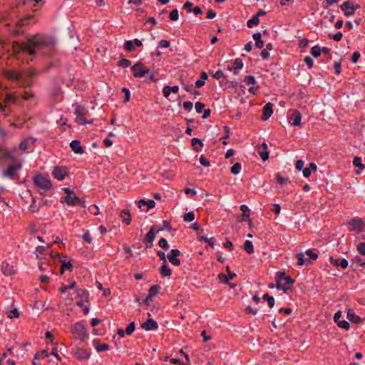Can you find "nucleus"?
I'll use <instances>...</instances> for the list:
<instances>
[{
    "mask_svg": "<svg viewBox=\"0 0 365 365\" xmlns=\"http://www.w3.org/2000/svg\"><path fill=\"white\" fill-rule=\"evenodd\" d=\"M210 74H212V76L217 80L224 77V73L221 70L217 71L215 73L210 72Z\"/></svg>",
    "mask_w": 365,
    "mask_h": 365,
    "instance_id": "e2e57ef3",
    "label": "nucleus"
},
{
    "mask_svg": "<svg viewBox=\"0 0 365 365\" xmlns=\"http://www.w3.org/2000/svg\"><path fill=\"white\" fill-rule=\"evenodd\" d=\"M24 4H31L32 6H41L43 5V0H24Z\"/></svg>",
    "mask_w": 365,
    "mask_h": 365,
    "instance_id": "58836bf2",
    "label": "nucleus"
},
{
    "mask_svg": "<svg viewBox=\"0 0 365 365\" xmlns=\"http://www.w3.org/2000/svg\"><path fill=\"white\" fill-rule=\"evenodd\" d=\"M243 67V62L240 58H236L234 61L233 66L232 67H228L230 71H232L234 74H237L239 71L242 69Z\"/></svg>",
    "mask_w": 365,
    "mask_h": 365,
    "instance_id": "393cba45",
    "label": "nucleus"
},
{
    "mask_svg": "<svg viewBox=\"0 0 365 365\" xmlns=\"http://www.w3.org/2000/svg\"><path fill=\"white\" fill-rule=\"evenodd\" d=\"M5 76L9 80H15L19 83L21 87L30 86L32 82L30 79H25L26 76L35 75L33 69H29L26 72H18L16 71L6 70L4 71Z\"/></svg>",
    "mask_w": 365,
    "mask_h": 365,
    "instance_id": "f03ea898",
    "label": "nucleus"
},
{
    "mask_svg": "<svg viewBox=\"0 0 365 365\" xmlns=\"http://www.w3.org/2000/svg\"><path fill=\"white\" fill-rule=\"evenodd\" d=\"M120 218L126 225H129L131 222V215L129 210H123L120 214Z\"/></svg>",
    "mask_w": 365,
    "mask_h": 365,
    "instance_id": "412c9836",
    "label": "nucleus"
},
{
    "mask_svg": "<svg viewBox=\"0 0 365 365\" xmlns=\"http://www.w3.org/2000/svg\"><path fill=\"white\" fill-rule=\"evenodd\" d=\"M34 97V93L30 91H25L23 94H22V98L24 100H29L30 98H32Z\"/></svg>",
    "mask_w": 365,
    "mask_h": 365,
    "instance_id": "69168bd1",
    "label": "nucleus"
},
{
    "mask_svg": "<svg viewBox=\"0 0 365 365\" xmlns=\"http://www.w3.org/2000/svg\"><path fill=\"white\" fill-rule=\"evenodd\" d=\"M336 324L339 327L345 330H349L350 327L349 322L345 320L339 321Z\"/></svg>",
    "mask_w": 365,
    "mask_h": 365,
    "instance_id": "de8ad7c7",
    "label": "nucleus"
},
{
    "mask_svg": "<svg viewBox=\"0 0 365 365\" xmlns=\"http://www.w3.org/2000/svg\"><path fill=\"white\" fill-rule=\"evenodd\" d=\"M7 317L9 319H16L19 317V312L17 309H13L6 312Z\"/></svg>",
    "mask_w": 365,
    "mask_h": 365,
    "instance_id": "c9c22d12",
    "label": "nucleus"
},
{
    "mask_svg": "<svg viewBox=\"0 0 365 365\" xmlns=\"http://www.w3.org/2000/svg\"><path fill=\"white\" fill-rule=\"evenodd\" d=\"M93 345L98 352L105 351L109 349V346L107 344H101L99 339H94Z\"/></svg>",
    "mask_w": 365,
    "mask_h": 365,
    "instance_id": "5701e85b",
    "label": "nucleus"
},
{
    "mask_svg": "<svg viewBox=\"0 0 365 365\" xmlns=\"http://www.w3.org/2000/svg\"><path fill=\"white\" fill-rule=\"evenodd\" d=\"M83 240H84L86 242H87V243H88V244H90V243H91V242H92V237H91V234L89 233V232H88V231H86V232H85L83 233Z\"/></svg>",
    "mask_w": 365,
    "mask_h": 365,
    "instance_id": "bf43d9fd",
    "label": "nucleus"
},
{
    "mask_svg": "<svg viewBox=\"0 0 365 365\" xmlns=\"http://www.w3.org/2000/svg\"><path fill=\"white\" fill-rule=\"evenodd\" d=\"M88 211L93 215H98L100 214L99 208L96 205H92L88 207Z\"/></svg>",
    "mask_w": 365,
    "mask_h": 365,
    "instance_id": "3c124183",
    "label": "nucleus"
},
{
    "mask_svg": "<svg viewBox=\"0 0 365 365\" xmlns=\"http://www.w3.org/2000/svg\"><path fill=\"white\" fill-rule=\"evenodd\" d=\"M77 295L82 299L87 301L88 299V292L84 289H78L76 291Z\"/></svg>",
    "mask_w": 365,
    "mask_h": 365,
    "instance_id": "2f4dec72",
    "label": "nucleus"
},
{
    "mask_svg": "<svg viewBox=\"0 0 365 365\" xmlns=\"http://www.w3.org/2000/svg\"><path fill=\"white\" fill-rule=\"evenodd\" d=\"M264 299L267 301L269 307H273L274 305V299L273 297L269 296L268 294H264L262 297Z\"/></svg>",
    "mask_w": 365,
    "mask_h": 365,
    "instance_id": "37998d69",
    "label": "nucleus"
},
{
    "mask_svg": "<svg viewBox=\"0 0 365 365\" xmlns=\"http://www.w3.org/2000/svg\"><path fill=\"white\" fill-rule=\"evenodd\" d=\"M199 240L204 241L205 242H207L208 244V245L211 247H212L214 246V242H213L212 238H207L206 237L201 236L199 238Z\"/></svg>",
    "mask_w": 365,
    "mask_h": 365,
    "instance_id": "4d7b16f0",
    "label": "nucleus"
},
{
    "mask_svg": "<svg viewBox=\"0 0 365 365\" xmlns=\"http://www.w3.org/2000/svg\"><path fill=\"white\" fill-rule=\"evenodd\" d=\"M76 121L81 125H86L93 123V120H88L87 116L88 115V110L80 105L76 104L75 106Z\"/></svg>",
    "mask_w": 365,
    "mask_h": 365,
    "instance_id": "423d86ee",
    "label": "nucleus"
},
{
    "mask_svg": "<svg viewBox=\"0 0 365 365\" xmlns=\"http://www.w3.org/2000/svg\"><path fill=\"white\" fill-rule=\"evenodd\" d=\"M131 70L135 78H142L148 74L150 70L144 66L141 62L135 63L132 67Z\"/></svg>",
    "mask_w": 365,
    "mask_h": 365,
    "instance_id": "6e6552de",
    "label": "nucleus"
},
{
    "mask_svg": "<svg viewBox=\"0 0 365 365\" xmlns=\"http://www.w3.org/2000/svg\"><path fill=\"white\" fill-rule=\"evenodd\" d=\"M240 210L242 212L243 220H246V218H249L250 210L246 205H242Z\"/></svg>",
    "mask_w": 365,
    "mask_h": 365,
    "instance_id": "e433bc0d",
    "label": "nucleus"
},
{
    "mask_svg": "<svg viewBox=\"0 0 365 365\" xmlns=\"http://www.w3.org/2000/svg\"><path fill=\"white\" fill-rule=\"evenodd\" d=\"M343 34L341 32L339 31L335 34H329V38L333 39L335 41H339L341 40Z\"/></svg>",
    "mask_w": 365,
    "mask_h": 365,
    "instance_id": "8fccbe9b",
    "label": "nucleus"
},
{
    "mask_svg": "<svg viewBox=\"0 0 365 365\" xmlns=\"http://www.w3.org/2000/svg\"><path fill=\"white\" fill-rule=\"evenodd\" d=\"M305 254L307 255L309 258L304 259L303 253H298L297 257V264L299 266L303 265L305 263H311L312 261H314L317 259L318 255L312 252V250H308L305 252Z\"/></svg>",
    "mask_w": 365,
    "mask_h": 365,
    "instance_id": "1a4fd4ad",
    "label": "nucleus"
},
{
    "mask_svg": "<svg viewBox=\"0 0 365 365\" xmlns=\"http://www.w3.org/2000/svg\"><path fill=\"white\" fill-rule=\"evenodd\" d=\"M191 144L195 151H200L203 147V143L202 140L197 138L192 139Z\"/></svg>",
    "mask_w": 365,
    "mask_h": 365,
    "instance_id": "bb28decb",
    "label": "nucleus"
},
{
    "mask_svg": "<svg viewBox=\"0 0 365 365\" xmlns=\"http://www.w3.org/2000/svg\"><path fill=\"white\" fill-rule=\"evenodd\" d=\"M244 250L248 253L252 254L254 252V247L252 242L250 240H246L244 244Z\"/></svg>",
    "mask_w": 365,
    "mask_h": 365,
    "instance_id": "f704fd0d",
    "label": "nucleus"
},
{
    "mask_svg": "<svg viewBox=\"0 0 365 365\" xmlns=\"http://www.w3.org/2000/svg\"><path fill=\"white\" fill-rule=\"evenodd\" d=\"M70 147L75 153L82 154L83 153V149L82 148L79 140H72L70 143Z\"/></svg>",
    "mask_w": 365,
    "mask_h": 365,
    "instance_id": "a878e982",
    "label": "nucleus"
},
{
    "mask_svg": "<svg viewBox=\"0 0 365 365\" xmlns=\"http://www.w3.org/2000/svg\"><path fill=\"white\" fill-rule=\"evenodd\" d=\"M87 323L82 320L73 324L70 328V332L73 339L84 342L88 340L89 333L86 329Z\"/></svg>",
    "mask_w": 365,
    "mask_h": 365,
    "instance_id": "7ed1b4c3",
    "label": "nucleus"
},
{
    "mask_svg": "<svg viewBox=\"0 0 365 365\" xmlns=\"http://www.w3.org/2000/svg\"><path fill=\"white\" fill-rule=\"evenodd\" d=\"M179 18V15H178V11L177 9H174L173 11H171V12L170 13V19L171 21H177Z\"/></svg>",
    "mask_w": 365,
    "mask_h": 365,
    "instance_id": "13d9d810",
    "label": "nucleus"
},
{
    "mask_svg": "<svg viewBox=\"0 0 365 365\" xmlns=\"http://www.w3.org/2000/svg\"><path fill=\"white\" fill-rule=\"evenodd\" d=\"M72 264L70 262L61 261V272L63 273L65 269L71 270Z\"/></svg>",
    "mask_w": 365,
    "mask_h": 365,
    "instance_id": "79ce46f5",
    "label": "nucleus"
},
{
    "mask_svg": "<svg viewBox=\"0 0 365 365\" xmlns=\"http://www.w3.org/2000/svg\"><path fill=\"white\" fill-rule=\"evenodd\" d=\"M51 174L57 180H63L68 175V170L66 166H56L53 168Z\"/></svg>",
    "mask_w": 365,
    "mask_h": 365,
    "instance_id": "9d476101",
    "label": "nucleus"
},
{
    "mask_svg": "<svg viewBox=\"0 0 365 365\" xmlns=\"http://www.w3.org/2000/svg\"><path fill=\"white\" fill-rule=\"evenodd\" d=\"M272 106H273V105L271 103H267L263 107L262 115V119L263 120H268L269 118V117L272 115V113H273Z\"/></svg>",
    "mask_w": 365,
    "mask_h": 365,
    "instance_id": "aec40b11",
    "label": "nucleus"
},
{
    "mask_svg": "<svg viewBox=\"0 0 365 365\" xmlns=\"http://www.w3.org/2000/svg\"><path fill=\"white\" fill-rule=\"evenodd\" d=\"M353 165L355 167L360 168L361 170H364L365 168V165L361 163V159L359 157H355L353 160Z\"/></svg>",
    "mask_w": 365,
    "mask_h": 365,
    "instance_id": "ea45409f",
    "label": "nucleus"
},
{
    "mask_svg": "<svg viewBox=\"0 0 365 365\" xmlns=\"http://www.w3.org/2000/svg\"><path fill=\"white\" fill-rule=\"evenodd\" d=\"M294 282V280L289 276L286 275L284 272H278L277 273L276 287L278 289L283 290L284 292L287 293Z\"/></svg>",
    "mask_w": 365,
    "mask_h": 365,
    "instance_id": "39448f33",
    "label": "nucleus"
},
{
    "mask_svg": "<svg viewBox=\"0 0 365 365\" xmlns=\"http://www.w3.org/2000/svg\"><path fill=\"white\" fill-rule=\"evenodd\" d=\"M160 289V287L158 284L153 285L148 291V294L145 299V302L146 304H149L150 302H152L153 297L158 293Z\"/></svg>",
    "mask_w": 365,
    "mask_h": 365,
    "instance_id": "a211bd4d",
    "label": "nucleus"
},
{
    "mask_svg": "<svg viewBox=\"0 0 365 365\" xmlns=\"http://www.w3.org/2000/svg\"><path fill=\"white\" fill-rule=\"evenodd\" d=\"M160 273L162 277H170L171 275V270L166 263H163L160 268Z\"/></svg>",
    "mask_w": 365,
    "mask_h": 365,
    "instance_id": "c85d7f7f",
    "label": "nucleus"
},
{
    "mask_svg": "<svg viewBox=\"0 0 365 365\" xmlns=\"http://www.w3.org/2000/svg\"><path fill=\"white\" fill-rule=\"evenodd\" d=\"M195 110H196L197 113H200L202 112V110L205 108V105L201 102H197L195 103Z\"/></svg>",
    "mask_w": 365,
    "mask_h": 365,
    "instance_id": "0e129e2a",
    "label": "nucleus"
},
{
    "mask_svg": "<svg viewBox=\"0 0 365 365\" xmlns=\"http://www.w3.org/2000/svg\"><path fill=\"white\" fill-rule=\"evenodd\" d=\"M302 121V115L297 110H294L289 117V122L293 126H300Z\"/></svg>",
    "mask_w": 365,
    "mask_h": 365,
    "instance_id": "2eb2a0df",
    "label": "nucleus"
},
{
    "mask_svg": "<svg viewBox=\"0 0 365 365\" xmlns=\"http://www.w3.org/2000/svg\"><path fill=\"white\" fill-rule=\"evenodd\" d=\"M33 182L38 192L48 191L52 188V182L48 174L38 173L33 177Z\"/></svg>",
    "mask_w": 365,
    "mask_h": 365,
    "instance_id": "20e7f679",
    "label": "nucleus"
},
{
    "mask_svg": "<svg viewBox=\"0 0 365 365\" xmlns=\"http://www.w3.org/2000/svg\"><path fill=\"white\" fill-rule=\"evenodd\" d=\"M122 92L124 93V94H125L124 102L125 103L128 102L130 101V91L127 88H123Z\"/></svg>",
    "mask_w": 365,
    "mask_h": 365,
    "instance_id": "680f3d73",
    "label": "nucleus"
},
{
    "mask_svg": "<svg viewBox=\"0 0 365 365\" xmlns=\"http://www.w3.org/2000/svg\"><path fill=\"white\" fill-rule=\"evenodd\" d=\"M158 327L157 322L152 319H148L142 325V327L147 331L155 330Z\"/></svg>",
    "mask_w": 365,
    "mask_h": 365,
    "instance_id": "b1692460",
    "label": "nucleus"
},
{
    "mask_svg": "<svg viewBox=\"0 0 365 365\" xmlns=\"http://www.w3.org/2000/svg\"><path fill=\"white\" fill-rule=\"evenodd\" d=\"M259 24V19L258 15L253 16L250 19H249L247 22V26L248 28H252L255 26H257Z\"/></svg>",
    "mask_w": 365,
    "mask_h": 365,
    "instance_id": "c756f323",
    "label": "nucleus"
},
{
    "mask_svg": "<svg viewBox=\"0 0 365 365\" xmlns=\"http://www.w3.org/2000/svg\"><path fill=\"white\" fill-rule=\"evenodd\" d=\"M241 171V164L239 163H237L232 165L231 168V173L234 175H237Z\"/></svg>",
    "mask_w": 365,
    "mask_h": 365,
    "instance_id": "a18cd8bd",
    "label": "nucleus"
},
{
    "mask_svg": "<svg viewBox=\"0 0 365 365\" xmlns=\"http://www.w3.org/2000/svg\"><path fill=\"white\" fill-rule=\"evenodd\" d=\"M1 270L5 276H12L16 273L14 266L7 262H2Z\"/></svg>",
    "mask_w": 365,
    "mask_h": 365,
    "instance_id": "dca6fc26",
    "label": "nucleus"
},
{
    "mask_svg": "<svg viewBox=\"0 0 365 365\" xmlns=\"http://www.w3.org/2000/svg\"><path fill=\"white\" fill-rule=\"evenodd\" d=\"M311 53L314 57H319L322 53L321 48L318 46H314L311 48Z\"/></svg>",
    "mask_w": 365,
    "mask_h": 365,
    "instance_id": "a19ab883",
    "label": "nucleus"
},
{
    "mask_svg": "<svg viewBox=\"0 0 365 365\" xmlns=\"http://www.w3.org/2000/svg\"><path fill=\"white\" fill-rule=\"evenodd\" d=\"M195 219V215L192 212H187L184 215L183 220L185 222H192Z\"/></svg>",
    "mask_w": 365,
    "mask_h": 365,
    "instance_id": "603ef678",
    "label": "nucleus"
},
{
    "mask_svg": "<svg viewBox=\"0 0 365 365\" xmlns=\"http://www.w3.org/2000/svg\"><path fill=\"white\" fill-rule=\"evenodd\" d=\"M135 327L134 322L130 323L125 329V333L128 335H130L135 331Z\"/></svg>",
    "mask_w": 365,
    "mask_h": 365,
    "instance_id": "5fc2aeb1",
    "label": "nucleus"
},
{
    "mask_svg": "<svg viewBox=\"0 0 365 365\" xmlns=\"http://www.w3.org/2000/svg\"><path fill=\"white\" fill-rule=\"evenodd\" d=\"M346 318L351 322L359 324L362 322L360 317L356 315L351 308L346 309Z\"/></svg>",
    "mask_w": 365,
    "mask_h": 365,
    "instance_id": "6ab92c4d",
    "label": "nucleus"
},
{
    "mask_svg": "<svg viewBox=\"0 0 365 365\" xmlns=\"http://www.w3.org/2000/svg\"><path fill=\"white\" fill-rule=\"evenodd\" d=\"M48 356V353L46 350H43L36 354L34 360L33 361L34 365H36V360L38 359H44Z\"/></svg>",
    "mask_w": 365,
    "mask_h": 365,
    "instance_id": "4c0bfd02",
    "label": "nucleus"
},
{
    "mask_svg": "<svg viewBox=\"0 0 365 365\" xmlns=\"http://www.w3.org/2000/svg\"><path fill=\"white\" fill-rule=\"evenodd\" d=\"M352 266H356V267H361L365 269V262L359 256H356L353 259Z\"/></svg>",
    "mask_w": 365,
    "mask_h": 365,
    "instance_id": "7c9ffc66",
    "label": "nucleus"
},
{
    "mask_svg": "<svg viewBox=\"0 0 365 365\" xmlns=\"http://www.w3.org/2000/svg\"><path fill=\"white\" fill-rule=\"evenodd\" d=\"M182 106H183V108L186 111H190L192 110V103L190 102V101H185V102H184Z\"/></svg>",
    "mask_w": 365,
    "mask_h": 365,
    "instance_id": "338daca9",
    "label": "nucleus"
},
{
    "mask_svg": "<svg viewBox=\"0 0 365 365\" xmlns=\"http://www.w3.org/2000/svg\"><path fill=\"white\" fill-rule=\"evenodd\" d=\"M246 85H255L256 83L255 78L253 76H246L244 78Z\"/></svg>",
    "mask_w": 365,
    "mask_h": 365,
    "instance_id": "c03bdc74",
    "label": "nucleus"
},
{
    "mask_svg": "<svg viewBox=\"0 0 365 365\" xmlns=\"http://www.w3.org/2000/svg\"><path fill=\"white\" fill-rule=\"evenodd\" d=\"M124 48L129 52L134 51L135 47L133 46V42L132 41H125L124 43Z\"/></svg>",
    "mask_w": 365,
    "mask_h": 365,
    "instance_id": "49530a36",
    "label": "nucleus"
},
{
    "mask_svg": "<svg viewBox=\"0 0 365 365\" xmlns=\"http://www.w3.org/2000/svg\"><path fill=\"white\" fill-rule=\"evenodd\" d=\"M21 168V165H11L8 167V168L4 171L3 175L4 177L14 179L17 176V172Z\"/></svg>",
    "mask_w": 365,
    "mask_h": 365,
    "instance_id": "ddd939ff",
    "label": "nucleus"
},
{
    "mask_svg": "<svg viewBox=\"0 0 365 365\" xmlns=\"http://www.w3.org/2000/svg\"><path fill=\"white\" fill-rule=\"evenodd\" d=\"M158 245L165 250H168L169 248L168 243L165 238L160 239V240L158 242Z\"/></svg>",
    "mask_w": 365,
    "mask_h": 365,
    "instance_id": "6e6d98bb",
    "label": "nucleus"
},
{
    "mask_svg": "<svg viewBox=\"0 0 365 365\" xmlns=\"http://www.w3.org/2000/svg\"><path fill=\"white\" fill-rule=\"evenodd\" d=\"M46 46H48L47 39L44 36L38 34L29 39L23 45L16 41L13 42L12 53L17 55L22 52L29 55H33Z\"/></svg>",
    "mask_w": 365,
    "mask_h": 365,
    "instance_id": "f257e3e1",
    "label": "nucleus"
},
{
    "mask_svg": "<svg viewBox=\"0 0 365 365\" xmlns=\"http://www.w3.org/2000/svg\"><path fill=\"white\" fill-rule=\"evenodd\" d=\"M131 65V62L128 60L123 58L118 61V66L123 68H128Z\"/></svg>",
    "mask_w": 365,
    "mask_h": 365,
    "instance_id": "864d4df0",
    "label": "nucleus"
},
{
    "mask_svg": "<svg viewBox=\"0 0 365 365\" xmlns=\"http://www.w3.org/2000/svg\"><path fill=\"white\" fill-rule=\"evenodd\" d=\"M63 192L66 194L64 197V202L68 206H73L81 202V199L78 197L76 194L68 187L63 188Z\"/></svg>",
    "mask_w": 365,
    "mask_h": 365,
    "instance_id": "0eeeda50",
    "label": "nucleus"
},
{
    "mask_svg": "<svg viewBox=\"0 0 365 365\" xmlns=\"http://www.w3.org/2000/svg\"><path fill=\"white\" fill-rule=\"evenodd\" d=\"M28 210L31 213L37 212L39 210V206L36 204L35 198L32 197V203L28 207Z\"/></svg>",
    "mask_w": 365,
    "mask_h": 365,
    "instance_id": "473e14b6",
    "label": "nucleus"
},
{
    "mask_svg": "<svg viewBox=\"0 0 365 365\" xmlns=\"http://www.w3.org/2000/svg\"><path fill=\"white\" fill-rule=\"evenodd\" d=\"M180 255V250L177 249H173L170 251V252L167 255V258L170 261V262L175 265L179 266L180 264V260L178 257Z\"/></svg>",
    "mask_w": 365,
    "mask_h": 365,
    "instance_id": "4468645a",
    "label": "nucleus"
},
{
    "mask_svg": "<svg viewBox=\"0 0 365 365\" xmlns=\"http://www.w3.org/2000/svg\"><path fill=\"white\" fill-rule=\"evenodd\" d=\"M158 230H156L155 227H152L149 232L147 233L145 236V242L146 243H150V245H152L153 240L155 238L156 234L158 232Z\"/></svg>",
    "mask_w": 365,
    "mask_h": 365,
    "instance_id": "4be33fe9",
    "label": "nucleus"
},
{
    "mask_svg": "<svg viewBox=\"0 0 365 365\" xmlns=\"http://www.w3.org/2000/svg\"><path fill=\"white\" fill-rule=\"evenodd\" d=\"M357 250L361 255L365 256V242L359 244Z\"/></svg>",
    "mask_w": 365,
    "mask_h": 365,
    "instance_id": "774afa93",
    "label": "nucleus"
},
{
    "mask_svg": "<svg viewBox=\"0 0 365 365\" xmlns=\"http://www.w3.org/2000/svg\"><path fill=\"white\" fill-rule=\"evenodd\" d=\"M158 46L160 48H167L170 47V43L168 40H160L158 43Z\"/></svg>",
    "mask_w": 365,
    "mask_h": 365,
    "instance_id": "052dcab7",
    "label": "nucleus"
},
{
    "mask_svg": "<svg viewBox=\"0 0 365 365\" xmlns=\"http://www.w3.org/2000/svg\"><path fill=\"white\" fill-rule=\"evenodd\" d=\"M45 251L46 248L43 246H38L35 251L36 257L41 260L43 259L42 256L46 255Z\"/></svg>",
    "mask_w": 365,
    "mask_h": 365,
    "instance_id": "72a5a7b5",
    "label": "nucleus"
},
{
    "mask_svg": "<svg viewBox=\"0 0 365 365\" xmlns=\"http://www.w3.org/2000/svg\"><path fill=\"white\" fill-rule=\"evenodd\" d=\"M341 9L344 11V14L346 16H352L354 14V11L356 8L354 6V4L350 1H345L341 6Z\"/></svg>",
    "mask_w": 365,
    "mask_h": 365,
    "instance_id": "f3484780",
    "label": "nucleus"
},
{
    "mask_svg": "<svg viewBox=\"0 0 365 365\" xmlns=\"http://www.w3.org/2000/svg\"><path fill=\"white\" fill-rule=\"evenodd\" d=\"M261 147L262 148V150L259 151V155L264 161H266L269 158L267 145L265 143H263Z\"/></svg>",
    "mask_w": 365,
    "mask_h": 365,
    "instance_id": "cd10ccee",
    "label": "nucleus"
},
{
    "mask_svg": "<svg viewBox=\"0 0 365 365\" xmlns=\"http://www.w3.org/2000/svg\"><path fill=\"white\" fill-rule=\"evenodd\" d=\"M73 356L80 361H86L90 358L91 351L83 347L77 346L73 350Z\"/></svg>",
    "mask_w": 365,
    "mask_h": 365,
    "instance_id": "f8f14e48",
    "label": "nucleus"
},
{
    "mask_svg": "<svg viewBox=\"0 0 365 365\" xmlns=\"http://www.w3.org/2000/svg\"><path fill=\"white\" fill-rule=\"evenodd\" d=\"M277 182L282 185H285L289 182L288 178H283L279 173L276 175Z\"/></svg>",
    "mask_w": 365,
    "mask_h": 365,
    "instance_id": "09e8293b",
    "label": "nucleus"
},
{
    "mask_svg": "<svg viewBox=\"0 0 365 365\" xmlns=\"http://www.w3.org/2000/svg\"><path fill=\"white\" fill-rule=\"evenodd\" d=\"M350 231L361 232L365 227V222L360 218H352L348 222Z\"/></svg>",
    "mask_w": 365,
    "mask_h": 365,
    "instance_id": "9b49d317",
    "label": "nucleus"
}]
</instances>
